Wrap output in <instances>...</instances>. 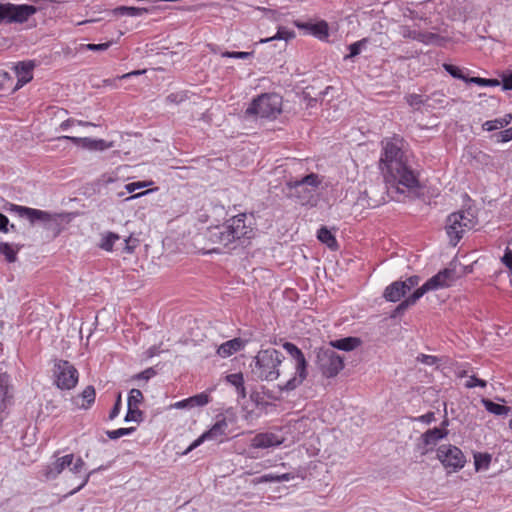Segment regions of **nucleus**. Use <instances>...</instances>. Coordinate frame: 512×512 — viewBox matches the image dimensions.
I'll return each mask as SVG.
<instances>
[{
	"instance_id": "nucleus-1",
	"label": "nucleus",
	"mask_w": 512,
	"mask_h": 512,
	"mask_svg": "<svg viewBox=\"0 0 512 512\" xmlns=\"http://www.w3.org/2000/svg\"><path fill=\"white\" fill-rule=\"evenodd\" d=\"M382 152L380 157V169L386 181L396 191L404 193L405 190H413L418 187L419 181L414 172L407 166V156L404 142L399 137L382 140Z\"/></svg>"
},
{
	"instance_id": "nucleus-2",
	"label": "nucleus",
	"mask_w": 512,
	"mask_h": 512,
	"mask_svg": "<svg viewBox=\"0 0 512 512\" xmlns=\"http://www.w3.org/2000/svg\"><path fill=\"white\" fill-rule=\"evenodd\" d=\"M86 463L80 456L69 453L63 456L54 455L53 459L42 468V475L46 480L57 479L66 469L65 481L70 484L74 480H78L79 484L72 489L67 495L72 496L83 489L89 482L90 477L96 472L103 469L102 466L93 469L87 473H83Z\"/></svg>"
},
{
	"instance_id": "nucleus-3",
	"label": "nucleus",
	"mask_w": 512,
	"mask_h": 512,
	"mask_svg": "<svg viewBox=\"0 0 512 512\" xmlns=\"http://www.w3.org/2000/svg\"><path fill=\"white\" fill-rule=\"evenodd\" d=\"M252 228L246 224V214H238L223 225L217 226L208 233V239L215 244L230 248L244 238H250Z\"/></svg>"
},
{
	"instance_id": "nucleus-4",
	"label": "nucleus",
	"mask_w": 512,
	"mask_h": 512,
	"mask_svg": "<svg viewBox=\"0 0 512 512\" xmlns=\"http://www.w3.org/2000/svg\"><path fill=\"white\" fill-rule=\"evenodd\" d=\"M284 359L282 353L274 348L261 349L251 363L252 374L261 381H275L281 375L287 377L286 365L280 369Z\"/></svg>"
},
{
	"instance_id": "nucleus-5",
	"label": "nucleus",
	"mask_w": 512,
	"mask_h": 512,
	"mask_svg": "<svg viewBox=\"0 0 512 512\" xmlns=\"http://www.w3.org/2000/svg\"><path fill=\"white\" fill-rule=\"evenodd\" d=\"M283 348L291 356L290 365L294 371L287 374V380L278 384V388L280 391L289 392L299 387L306 379L308 375L307 361L303 352L295 344L285 342Z\"/></svg>"
},
{
	"instance_id": "nucleus-6",
	"label": "nucleus",
	"mask_w": 512,
	"mask_h": 512,
	"mask_svg": "<svg viewBox=\"0 0 512 512\" xmlns=\"http://www.w3.org/2000/svg\"><path fill=\"white\" fill-rule=\"evenodd\" d=\"M283 348L291 356L290 365L294 371L287 374V380L278 384V388L280 391L289 392L299 387L306 379L308 375L307 361L303 352L295 344L285 342Z\"/></svg>"
},
{
	"instance_id": "nucleus-7",
	"label": "nucleus",
	"mask_w": 512,
	"mask_h": 512,
	"mask_svg": "<svg viewBox=\"0 0 512 512\" xmlns=\"http://www.w3.org/2000/svg\"><path fill=\"white\" fill-rule=\"evenodd\" d=\"M455 271L453 269H444L427 280L421 287L417 288L409 295L398 307L405 309L414 305L425 293L450 287L455 281Z\"/></svg>"
},
{
	"instance_id": "nucleus-8",
	"label": "nucleus",
	"mask_w": 512,
	"mask_h": 512,
	"mask_svg": "<svg viewBox=\"0 0 512 512\" xmlns=\"http://www.w3.org/2000/svg\"><path fill=\"white\" fill-rule=\"evenodd\" d=\"M477 219L472 211L463 210L450 214L446 221V232L453 245H456L463 234L473 229Z\"/></svg>"
},
{
	"instance_id": "nucleus-9",
	"label": "nucleus",
	"mask_w": 512,
	"mask_h": 512,
	"mask_svg": "<svg viewBox=\"0 0 512 512\" xmlns=\"http://www.w3.org/2000/svg\"><path fill=\"white\" fill-rule=\"evenodd\" d=\"M282 111V98L275 93L262 94L254 99L246 109L248 116L276 118Z\"/></svg>"
},
{
	"instance_id": "nucleus-10",
	"label": "nucleus",
	"mask_w": 512,
	"mask_h": 512,
	"mask_svg": "<svg viewBox=\"0 0 512 512\" xmlns=\"http://www.w3.org/2000/svg\"><path fill=\"white\" fill-rule=\"evenodd\" d=\"M36 7L28 4H0V25L24 23L36 13Z\"/></svg>"
},
{
	"instance_id": "nucleus-11",
	"label": "nucleus",
	"mask_w": 512,
	"mask_h": 512,
	"mask_svg": "<svg viewBox=\"0 0 512 512\" xmlns=\"http://www.w3.org/2000/svg\"><path fill=\"white\" fill-rule=\"evenodd\" d=\"M55 385L62 390H71L77 383L79 374L77 369L66 360H56L53 368Z\"/></svg>"
},
{
	"instance_id": "nucleus-12",
	"label": "nucleus",
	"mask_w": 512,
	"mask_h": 512,
	"mask_svg": "<svg viewBox=\"0 0 512 512\" xmlns=\"http://www.w3.org/2000/svg\"><path fill=\"white\" fill-rule=\"evenodd\" d=\"M317 364L325 377H335L343 368L344 360L332 348H321L317 353Z\"/></svg>"
},
{
	"instance_id": "nucleus-13",
	"label": "nucleus",
	"mask_w": 512,
	"mask_h": 512,
	"mask_svg": "<svg viewBox=\"0 0 512 512\" xmlns=\"http://www.w3.org/2000/svg\"><path fill=\"white\" fill-rule=\"evenodd\" d=\"M437 458L450 472L462 469L466 463L463 452L451 444H443L437 449Z\"/></svg>"
},
{
	"instance_id": "nucleus-14",
	"label": "nucleus",
	"mask_w": 512,
	"mask_h": 512,
	"mask_svg": "<svg viewBox=\"0 0 512 512\" xmlns=\"http://www.w3.org/2000/svg\"><path fill=\"white\" fill-rule=\"evenodd\" d=\"M228 434V421L225 417L218 418L214 425L207 431H205L202 435H200L196 440H194L188 448L185 450L184 454H188L198 446H200L205 441H216L223 442L225 437Z\"/></svg>"
},
{
	"instance_id": "nucleus-15",
	"label": "nucleus",
	"mask_w": 512,
	"mask_h": 512,
	"mask_svg": "<svg viewBox=\"0 0 512 512\" xmlns=\"http://www.w3.org/2000/svg\"><path fill=\"white\" fill-rule=\"evenodd\" d=\"M9 211L15 213L20 218L27 219L31 224H35L36 222L47 223L51 221H56L57 218L60 217L59 214H52L44 210L20 206L16 204H10Z\"/></svg>"
},
{
	"instance_id": "nucleus-16",
	"label": "nucleus",
	"mask_w": 512,
	"mask_h": 512,
	"mask_svg": "<svg viewBox=\"0 0 512 512\" xmlns=\"http://www.w3.org/2000/svg\"><path fill=\"white\" fill-rule=\"evenodd\" d=\"M420 282L418 276H411L404 281H395L386 287L384 298L390 302H397Z\"/></svg>"
},
{
	"instance_id": "nucleus-17",
	"label": "nucleus",
	"mask_w": 512,
	"mask_h": 512,
	"mask_svg": "<svg viewBox=\"0 0 512 512\" xmlns=\"http://www.w3.org/2000/svg\"><path fill=\"white\" fill-rule=\"evenodd\" d=\"M59 139L69 140L75 145L91 151H104L113 147L112 142H106L103 139H93L89 137L61 136Z\"/></svg>"
},
{
	"instance_id": "nucleus-18",
	"label": "nucleus",
	"mask_w": 512,
	"mask_h": 512,
	"mask_svg": "<svg viewBox=\"0 0 512 512\" xmlns=\"http://www.w3.org/2000/svg\"><path fill=\"white\" fill-rule=\"evenodd\" d=\"M284 439L275 433L265 432L259 433L251 440V447L256 449H267L279 446L283 443Z\"/></svg>"
},
{
	"instance_id": "nucleus-19",
	"label": "nucleus",
	"mask_w": 512,
	"mask_h": 512,
	"mask_svg": "<svg viewBox=\"0 0 512 512\" xmlns=\"http://www.w3.org/2000/svg\"><path fill=\"white\" fill-rule=\"evenodd\" d=\"M33 68H34V64L30 61L29 62H20L15 66V72L17 75L16 88H20L32 80Z\"/></svg>"
},
{
	"instance_id": "nucleus-20",
	"label": "nucleus",
	"mask_w": 512,
	"mask_h": 512,
	"mask_svg": "<svg viewBox=\"0 0 512 512\" xmlns=\"http://www.w3.org/2000/svg\"><path fill=\"white\" fill-rule=\"evenodd\" d=\"M243 347L244 342L240 338H234L221 344L217 349V353L222 358H226L240 351Z\"/></svg>"
},
{
	"instance_id": "nucleus-21",
	"label": "nucleus",
	"mask_w": 512,
	"mask_h": 512,
	"mask_svg": "<svg viewBox=\"0 0 512 512\" xmlns=\"http://www.w3.org/2000/svg\"><path fill=\"white\" fill-rule=\"evenodd\" d=\"M447 435V430L443 428H433L428 431H426L422 435V440L426 446L433 447L435 446L438 441L445 438Z\"/></svg>"
},
{
	"instance_id": "nucleus-22",
	"label": "nucleus",
	"mask_w": 512,
	"mask_h": 512,
	"mask_svg": "<svg viewBox=\"0 0 512 512\" xmlns=\"http://www.w3.org/2000/svg\"><path fill=\"white\" fill-rule=\"evenodd\" d=\"M360 344V340L356 337H346L343 339L333 340L330 342V347L333 350L339 349L343 351H352Z\"/></svg>"
},
{
	"instance_id": "nucleus-23",
	"label": "nucleus",
	"mask_w": 512,
	"mask_h": 512,
	"mask_svg": "<svg viewBox=\"0 0 512 512\" xmlns=\"http://www.w3.org/2000/svg\"><path fill=\"white\" fill-rule=\"evenodd\" d=\"M114 16L139 17L148 13V9L144 7L119 6L112 11Z\"/></svg>"
},
{
	"instance_id": "nucleus-24",
	"label": "nucleus",
	"mask_w": 512,
	"mask_h": 512,
	"mask_svg": "<svg viewBox=\"0 0 512 512\" xmlns=\"http://www.w3.org/2000/svg\"><path fill=\"white\" fill-rule=\"evenodd\" d=\"M512 121V115L506 114L505 116L501 118H497L494 120H488L483 123L482 128L485 131H494L499 130L510 124Z\"/></svg>"
},
{
	"instance_id": "nucleus-25",
	"label": "nucleus",
	"mask_w": 512,
	"mask_h": 512,
	"mask_svg": "<svg viewBox=\"0 0 512 512\" xmlns=\"http://www.w3.org/2000/svg\"><path fill=\"white\" fill-rule=\"evenodd\" d=\"M317 238L328 248L336 250L338 248L335 236L326 227H321L317 232Z\"/></svg>"
},
{
	"instance_id": "nucleus-26",
	"label": "nucleus",
	"mask_w": 512,
	"mask_h": 512,
	"mask_svg": "<svg viewBox=\"0 0 512 512\" xmlns=\"http://www.w3.org/2000/svg\"><path fill=\"white\" fill-rule=\"evenodd\" d=\"M481 402L489 413L497 416L508 415L511 410L510 407L495 403L489 399L483 398Z\"/></svg>"
},
{
	"instance_id": "nucleus-27",
	"label": "nucleus",
	"mask_w": 512,
	"mask_h": 512,
	"mask_svg": "<svg viewBox=\"0 0 512 512\" xmlns=\"http://www.w3.org/2000/svg\"><path fill=\"white\" fill-rule=\"evenodd\" d=\"M95 397H96V392H95V389L93 386H87L83 391L82 393L79 395L78 398H81L82 399V403H79L78 401H76V405L79 407V408H82V409H88L90 408V406L94 403L95 401Z\"/></svg>"
},
{
	"instance_id": "nucleus-28",
	"label": "nucleus",
	"mask_w": 512,
	"mask_h": 512,
	"mask_svg": "<svg viewBox=\"0 0 512 512\" xmlns=\"http://www.w3.org/2000/svg\"><path fill=\"white\" fill-rule=\"evenodd\" d=\"M226 380L228 383L233 385L236 388L238 397L245 398L246 390L244 387V378L241 373L229 374L226 376Z\"/></svg>"
},
{
	"instance_id": "nucleus-29",
	"label": "nucleus",
	"mask_w": 512,
	"mask_h": 512,
	"mask_svg": "<svg viewBox=\"0 0 512 512\" xmlns=\"http://www.w3.org/2000/svg\"><path fill=\"white\" fill-rule=\"evenodd\" d=\"M320 184V180L316 174H309L303 177L300 180H295L294 182H290V186L294 188H300L303 186H309L311 188H315Z\"/></svg>"
},
{
	"instance_id": "nucleus-30",
	"label": "nucleus",
	"mask_w": 512,
	"mask_h": 512,
	"mask_svg": "<svg viewBox=\"0 0 512 512\" xmlns=\"http://www.w3.org/2000/svg\"><path fill=\"white\" fill-rule=\"evenodd\" d=\"M18 251L19 247H14L6 242L0 243V254L4 255L6 260L10 263L16 261Z\"/></svg>"
},
{
	"instance_id": "nucleus-31",
	"label": "nucleus",
	"mask_w": 512,
	"mask_h": 512,
	"mask_svg": "<svg viewBox=\"0 0 512 512\" xmlns=\"http://www.w3.org/2000/svg\"><path fill=\"white\" fill-rule=\"evenodd\" d=\"M9 376L5 373L0 374V409L5 406V401L9 398Z\"/></svg>"
},
{
	"instance_id": "nucleus-32",
	"label": "nucleus",
	"mask_w": 512,
	"mask_h": 512,
	"mask_svg": "<svg viewBox=\"0 0 512 512\" xmlns=\"http://www.w3.org/2000/svg\"><path fill=\"white\" fill-rule=\"evenodd\" d=\"M294 478V476L290 473H284V474H274L269 473L261 476L258 480L260 483H266V482H285L290 481Z\"/></svg>"
},
{
	"instance_id": "nucleus-33",
	"label": "nucleus",
	"mask_w": 512,
	"mask_h": 512,
	"mask_svg": "<svg viewBox=\"0 0 512 512\" xmlns=\"http://www.w3.org/2000/svg\"><path fill=\"white\" fill-rule=\"evenodd\" d=\"M491 462L489 454L477 453L474 455V464L476 471L488 469Z\"/></svg>"
},
{
	"instance_id": "nucleus-34",
	"label": "nucleus",
	"mask_w": 512,
	"mask_h": 512,
	"mask_svg": "<svg viewBox=\"0 0 512 512\" xmlns=\"http://www.w3.org/2000/svg\"><path fill=\"white\" fill-rule=\"evenodd\" d=\"M120 239L118 234L108 232L105 235H103L100 247L106 251H112L113 246L116 241Z\"/></svg>"
},
{
	"instance_id": "nucleus-35",
	"label": "nucleus",
	"mask_w": 512,
	"mask_h": 512,
	"mask_svg": "<svg viewBox=\"0 0 512 512\" xmlns=\"http://www.w3.org/2000/svg\"><path fill=\"white\" fill-rule=\"evenodd\" d=\"M310 32L312 35L323 39L328 36V26L325 22H319L316 24L310 25Z\"/></svg>"
},
{
	"instance_id": "nucleus-36",
	"label": "nucleus",
	"mask_w": 512,
	"mask_h": 512,
	"mask_svg": "<svg viewBox=\"0 0 512 512\" xmlns=\"http://www.w3.org/2000/svg\"><path fill=\"white\" fill-rule=\"evenodd\" d=\"M143 413L138 407L128 406L127 413L125 416V422H137L140 423L143 418Z\"/></svg>"
},
{
	"instance_id": "nucleus-37",
	"label": "nucleus",
	"mask_w": 512,
	"mask_h": 512,
	"mask_svg": "<svg viewBox=\"0 0 512 512\" xmlns=\"http://www.w3.org/2000/svg\"><path fill=\"white\" fill-rule=\"evenodd\" d=\"M440 36L430 32H420L417 37V41L426 45L437 44L440 41Z\"/></svg>"
},
{
	"instance_id": "nucleus-38",
	"label": "nucleus",
	"mask_w": 512,
	"mask_h": 512,
	"mask_svg": "<svg viewBox=\"0 0 512 512\" xmlns=\"http://www.w3.org/2000/svg\"><path fill=\"white\" fill-rule=\"evenodd\" d=\"M190 407H202L209 403L210 397L207 393H200L195 396L189 397Z\"/></svg>"
},
{
	"instance_id": "nucleus-39",
	"label": "nucleus",
	"mask_w": 512,
	"mask_h": 512,
	"mask_svg": "<svg viewBox=\"0 0 512 512\" xmlns=\"http://www.w3.org/2000/svg\"><path fill=\"white\" fill-rule=\"evenodd\" d=\"M443 68L445 69V71L447 73H449L452 77L456 78V79H461L465 82H468V79L464 74H463V71L458 67V66H455V65H452V64H447V63H444L443 64Z\"/></svg>"
},
{
	"instance_id": "nucleus-40",
	"label": "nucleus",
	"mask_w": 512,
	"mask_h": 512,
	"mask_svg": "<svg viewBox=\"0 0 512 512\" xmlns=\"http://www.w3.org/2000/svg\"><path fill=\"white\" fill-rule=\"evenodd\" d=\"M143 400V394L139 389H132L128 395L127 406L138 407Z\"/></svg>"
},
{
	"instance_id": "nucleus-41",
	"label": "nucleus",
	"mask_w": 512,
	"mask_h": 512,
	"mask_svg": "<svg viewBox=\"0 0 512 512\" xmlns=\"http://www.w3.org/2000/svg\"><path fill=\"white\" fill-rule=\"evenodd\" d=\"M135 431V427H128V428H119L116 430L107 431V436L112 439H119L123 436H127L132 434Z\"/></svg>"
},
{
	"instance_id": "nucleus-42",
	"label": "nucleus",
	"mask_w": 512,
	"mask_h": 512,
	"mask_svg": "<svg viewBox=\"0 0 512 512\" xmlns=\"http://www.w3.org/2000/svg\"><path fill=\"white\" fill-rule=\"evenodd\" d=\"M293 37H294V33L292 31H289L284 28H280V29H278L276 35H274L273 37H270V38L262 39L260 42L266 43V42L272 41L274 39L289 40Z\"/></svg>"
},
{
	"instance_id": "nucleus-43",
	"label": "nucleus",
	"mask_w": 512,
	"mask_h": 512,
	"mask_svg": "<svg viewBox=\"0 0 512 512\" xmlns=\"http://www.w3.org/2000/svg\"><path fill=\"white\" fill-rule=\"evenodd\" d=\"M468 83H474L479 86H491V87L499 85V82L496 79H485V78H480V77H471L468 79Z\"/></svg>"
},
{
	"instance_id": "nucleus-44",
	"label": "nucleus",
	"mask_w": 512,
	"mask_h": 512,
	"mask_svg": "<svg viewBox=\"0 0 512 512\" xmlns=\"http://www.w3.org/2000/svg\"><path fill=\"white\" fill-rule=\"evenodd\" d=\"M501 261L509 269L512 275V238L506 248L505 254L501 258Z\"/></svg>"
},
{
	"instance_id": "nucleus-45",
	"label": "nucleus",
	"mask_w": 512,
	"mask_h": 512,
	"mask_svg": "<svg viewBox=\"0 0 512 512\" xmlns=\"http://www.w3.org/2000/svg\"><path fill=\"white\" fill-rule=\"evenodd\" d=\"M153 184L152 181H138V182H132L125 185V189L132 193L138 189L146 188L148 186H151Z\"/></svg>"
},
{
	"instance_id": "nucleus-46",
	"label": "nucleus",
	"mask_w": 512,
	"mask_h": 512,
	"mask_svg": "<svg viewBox=\"0 0 512 512\" xmlns=\"http://www.w3.org/2000/svg\"><path fill=\"white\" fill-rule=\"evenodd\" d=\"M222 57L235 58V59H248L253 56V52H230L225 51L221 53Z\"/></svg>"
},
{
	"instance_id": "nucleus-47",
	"label": "nucleus",
	"mask_w": 512,
	"mask_h": 512,
	"mask_svg": "<svg viewBox=\"0 0 512 512\" xmlns=\"http://www.w3.org/2000/svg\"><path fill=\"white\" fill-rule=\"evenodd\" d=\"M407 103L413 108H419L423 104V99L418 94H410L406 97Z\"/></svg>"
},
{
	"instance_id": "nucleus-48",
	"label": "nucleus",
	"mask_w": 512,
	"mask_h": 512,
	"mask_svg": "<svg viewBox=\"0 0 512 512\" xmlns=\"http://www.w3.org/2000/svg\"><path fill=\"white\" fill-rule=\"evenodd\" d=\"M417 361L428 366H433L438 363V358L433 355L420 354L417 357Z\"/></svg>"
},
{
	"instance_id": "nucleus-49",
	"label": "nucleus",
	"mask_w": 512,
	"mask_h": 512,
	"mask_svg": "<svg viewBox=\"0 0 512 512\" xmlns=\"http://www.w3.org/2000/svg\"><path fill=\"white\" fill-rule=\"evenodd\" d=\"M112 45V41L101 44H86L83 47L90 51H105Z\"/></svg>"
},
{
	"instance_id": "nucleus-50",
	"label": "nucleus",
	"mask_w": 512,
	"mask_h": 512,
	"mask_svg": "<svg viewBox=\"0 0 512 512\" xmlns=\"http://www.w3.org/2000/svg\"><path fill=\"white\" fill-rule=\"evenodd\" d=\"M497 142L506 143L512 140V127L505 129L496 135Z\"/></svg>"
},
{
	"instance_id": "nucleus-51",
	"label": "nucleus",
	"mask_w": 512,
	"mask_h": 512,
	"mask_svg": "<svg viewBox=\"0 0 512 512\" xmlns=\"http://www.w3.org/2000/svg\"><path fill=\"white\" fill-rule=\"evenodd\" d=\"M122 407L121 394H118L114 407L109 413V420H114L120 413Z\"/></svg>"
},
{
	"instance_id": "nucleus-52",
	"label": "nucleus",
	"mask_w": 512,
	"mask_h": 512,
	"mask_svg": "<svg viewBox=\"0 0 512 512\" xmlns=\"http://www.w3.org/2000/svg\"><path fill=\"white\" fill-rule=\"evenodd\" d=\"M465 386L467 388H474L476 386H479V387H486V381L482 380V379H479L475 376H471L469 377V379L466 381V384Z\"/></svg>"
},
{
	"instance_id": "nucleus-53",
	"label": "nucleus",
	"mask_w": 512,
	"mask_h": 512,
	"mask_svg": "<svg viewBox=\"0 0 512 512\" xmlns=\"http://www.w3.org/2000/svg\"><path fill=\"white\" fill-rule=\"evenodd\" d=\"M401 34L404 38H409L417 41V37L418 34H420V32L416 30H411L409 27H402Z\"/></svg>"
},
{
	"instance_id": "nucleus-54",
	"label": "nucleus",
	"mask_w": 512,
	"mask_h": 512,
	"mask_svg": "<svg viewBox=\"0 0 512 512\" xmlns=\"http://www.w3.org/2000/svg\"><path fill=\"white\" fill-rule=\"evenodd\" d=\"M502 84L504 90H512V71H508L502 76Z\"/></svg>"
},
{
	"instance_id": "nucleus-55",
	"label": "nucleus",
	"mask_w": 512,
	"mask_h": 512,
	"mask_svg": "<svg viewBox=\"0 0 512 512\" xmlns=\"http://www.w3.org/2000/svg\"><path fill=\"white\" fill-rule=\"evenodd\" d=\"M350 53L346 56V58L355 57L358 55L361 51V43L355 42L349 46Z\"/></svg>"
},
{
	"instance_id": "nucleus-56",
	"label": "nucleus",
	"mask_w": 512,
	"mask_h": 512,
	"mask_svg": "<svg viewBox=\"0 0 512 512\" xmlns=\"http://www.w3.org/2000/svg\"><path fill=\"white\" fill-rule=\"evenodd\" d=\"M9 219L2 213H0V231L7 233L9 231L8 228Z\"/></svg>"
},
{
	"instance_id": "nucleus-57",
	"label": "nucleus",
	"mask_w": 512,
	"mask_h": 512,
	"mask_svg": "<svg viewBox=\"0 0 512 512\" xmlns=\"http://www.w3.org/2000/svg\"><path fill=\"white\" fill-rule=\"evenodd\" d=\"M75 123H76V119L69 118V119H67V120L63 121V122L60 124L59 128H60V130H62V131H66V130H68L70 127H72V126L76 125Z\"/></svg>"
},
{
	"instance_id": "nucleus-58",
	"label": "nucleus",
	"mask_w": 512,
	"mask_h": 512,
	"mask_svg": "<svg viewBox=\"0 0 512 512\" xmlns=\"http://www.w3.org/2000/svg\"><path fill=\"white\" fill-rule=\"evenodd\" d=\"M183 99H184L183 95L174 94V93H172L166 97V101L169 103L181 102Z\"/></svg>"
},
{
	"instance_id": "nucleus-59",
	"label": "nucleus",
	"mask_w": 512,
	"mask_h": 512,
	"mask_svg": "<svg viewBox=\"0 0 512 512\" xmlns=\"http://www.w3.org/2000/svg\"><path fill=\"white\" fill-rule=\"evenodd\" d=\"M173 407L177 409L191 408L189 398L176 402Z\"/></svg>"
},
{
	"instance_id": "nucleus-60",
	"label": "nucleus",
	"mask_w": 512,
	"mask_h": 512,
	"mask_svg": "<svg viewBox=\"0 0 512 512\" xmlns=\"http://www.w3.org/2000/svg\"><path fill=\"white\" fill-rule=\"evenodd\" d=\"M155 374L154 370L153 369H147L145 371H143L142 373H140L137 377L139 379H144V380H148L149 378H151L153 375Z\"/></svg>"
},
{
	"instance_id": "nucleus-61",
	"label": "nucleus",
	"mask_w": 512,
	"mask_h": 512,
	"mask_svg": "<svg viewBox=\"0 0 512 512\" xmlns=\"http://www.w3.org/2000/svg\"><path fill=\"white\" fill-rule=\"evenodd\" d=\"M145 73V70H135V71H132V72H129V73H126V74H123L121 76L118 77V79H127V78H130L132 76H137V75H141Z\"/></svg>"
},
{
	"instance_id": "nucleus-62",
	"label": "nucleus",
	"mask_w": 512,
	"mask_h": 512,
	"mask_svg": "<svg viewBox=\"0 0 512 512\" xmlns=\"http://www.w3.org/2000/svg\"><path fill=\"white\" fill-rule=\"evenodd\" d=\"M433 419H434V414L433 413H427V414L422 415V416L419 417V420L422 421V422H425V423H429Z\"/></svg>"
},
{
	"instance_id": "nucleus-63",
	"label": "nucleus",
	"mask_w": 512,
	"mask_h": 512,
	"mask_svg": "<svg viewBox=\"0 0 512 512\" xmlns=\"http://www.w3.org/2000/svg\"><path fill=\"white\" fill-rule=\"evenodd\" d=\"M152 191H153V189H149V190H146V191H144V192H141V193H138V194L132 195V196L128 197V198H127V200H131V199L139 198V197H141V196H143V195H145V194H148V193H150V192H152Z\"/></svg>"
},
{
	"instance_id": "nucleus-64",
	"label": "nucleus",
	"mask_w": 512,
	"mask_h": 512,
	"mask_svg": "<svg viewBox=\"0 0 512 512\" xmlns=\"http://www.w3.org/2000/svg\"><path fill=\"white\" fill-rule=\"evenodd\" d=\"M75 124L78 125V126H84V127L94 126L93 123L87 122V121H82V120H76Z\"/></svg>"
}]
</instances>
